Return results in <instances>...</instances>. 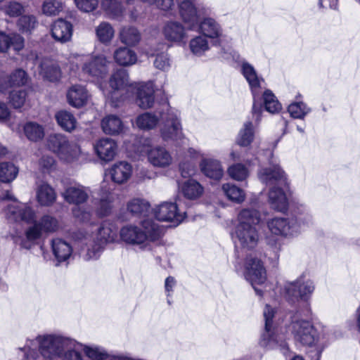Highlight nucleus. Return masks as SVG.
Wrapping results in <instances>:
<instances>
[{"label": "nucleus", "mask_w": 360, "mask_h": 360, "mask_svg": "<svg viewBox=\"0 0 360 360\" xmlns=\"http://www.w3.org/2000/svg\"><path fill=\"white\" fill-rule=\"evenodd\" d=\"M109 83L112 91L105 94V96L114 107L119 106V103L123 100L122 92L128 86L135 91L136 103L141 108H150L154 103L153 83L152 82H139L129 85V75L126 70L118 69L114 72L110 78Z\"/></svg>", "instance_id": "nucleus-1"}, {"label": "nucleus", "mask_w": 360, "mask_h": 360, "mask_svg": "<svg viewBox=\"0 0 360 360\" xmlns=\"http://www.w3.org/2000/svg\"><path fill=\"white\" fill-rule=\"evenodd\" d=\"M259 180L271 186L269 192V202L272 209L285 212L288 207V200L284 189L288 187L285 172L276 162L262 168L258 172Z\"/></svg>", "instance_id": "nucleus-2"}, {"label": "nucleus", "mask_w": 360, "mask_h": 360, "mask_svg": "<svg viewBox=\"0 0 360 360\" xmlns=\"http://www.w3.org/2000/svg\"><path fill=\"white\" fill-rule=\"evenodd\" d=\"M179 8L180 15L190 30L198 29L200 34L210 39H219L221 37V25L215 19L206 16L207 9L196 8L193 1H181Z\"/></svg>", "instance_id": "nucleus-3"}, {"label": "nucleus", "mask_w": 360, "mask_h": 360, "mask_svg": "<svg viewBox=\"0 0 360 360\" xmlns=\"http://www.w3.org/2000/svg\"><path fill=\"white\" fill-rule=\"evenodd\" d=\"M260 220V213L255 209L245 208L240 211L233 233L236 246L251 250L257 245L259 240L257 226Z\"/></svg>", "instance_id": "nucleus-4"}, {"label": "nucleus", "mask_w": 360, "mask_h": 360, "mask_svg": "<svg viewBox=\"0 0 360 360\" xmlns=\"http://www.w3.org/2000/svg\"><path fill=\"white\" fill-rule=\"evenodd\" d=\"M163 235V229L153 219L141 221V228L129 224L120 231V239L125 243L138 246L141 250L149 247L150 242L158 240Z\"/></svg>", "instance_id": "nucleus-5"}, {"label": "nucleus", "mask_w": 360, "mask_h": 360, "mask_svg": "<svg viewBox=\"0 0 360 360\" xmlns=\"http://www.w3.org/2000/svg\"><path fill=\"white\" fill-rule=\"evenodd\" d=\"M70 70L72 75L76 76L77 72L81 66L80 74L84 76L91 77L96 79H102L108 72L110 62L103 55H79L72 54L69 58Z\"/></svg>", "instance_id": "nucleus-6"}, {"label": "nucleus", "mask_w": 360, "mask_h": 360, "mask_svg": "<svg viewBox=\"0 0 360 360\" xmlns=\"http://www.w3.org/2000/svg\"><path fill=\"white\" fill-rule=\"evenodd\" d=\"M284 290L286 300L292 304L297 302L300 307L297 312L309 316L311 308L308 300L314 290L313 281L302 274L295 281L286 283Z\"/></svg>", "instance_id": "nucleus-7"}, {"label": "nucleus", "mask_w": 360, "mask_h": 360, "mask_svg": "<svg viewBox=\"0 0 360 360\" xmlns=\"http://www.w3.org/2000/svg\"><path fill=\"white\" fill-rule=\"evenodd\" d=\"M297 313L293 316L289 326V330L293 335L296 343L303 346L314 347L322 345V340L325 338L324 328L321 326H314L309 321L300 319Z\"/></svg>", "instance_id": "nucleus-8"}, {"label": "nucleus", "mask_w": 360, "mask_h": 360, "mask_svg": "<svg viewBox=\"0 0 360 360\" xmlns=\"http://www.w3.org/2000/svg\"><path fill=\"white\" fill-rule=\"evenodd\" d=\"M36 341L41 356L48 360H55L60 357L66 349L74 345V340L60 335H38Z\"/></svg>", "instance_id": "nucleus-9"}, {"label": "nucleus", "mask_w": 360, "mask_h": 360, "mask_svg": "<svg viewBox=\"0 0 360 360\" xmlns=\"http://www.w3.org/2000/svg\"><path fill=\"white\" fill-rule=\"evenodd\" d=\"M275 309L266 304L263 314L265 321L264 331L259 340V345L267 349H279L283 352L288 350L287 343L283 335L277 333V329L274 324Z\"/></svg>", "instance_id": "nucleus-10"}, {"label": "nucleus", "mask_w": 360, "mask_h": 360, "mask_svg": "<svg viewBox=\"0 0 360 360\" xmlns=\"http://www.w3.org/2000/svg\"><path fill=\"white\" fill-rule=\"evenodd\" d=\"M58 229V220L51 215L45 214L39 220L36 219L32 224L26 229L25 231V238L21 240L20 245L22 248L30 249L43 234L53 233Z\"/></svg>", "instance_id": "nucleus-11"}, {"label": "nucleus", "mask_w": 360, "mask_h": 360, "mask_svg": "<svg viewBox=\"0 0 360 360\" xmlns=\"http://www.w3.org/2000/svg\"><path fill=\"white\" fill-rule=\"evenodd\" d=\"M241 72L248 82L253 96L252 120L255 124H257L260 121L262 112V107L260 103H257V100L259 99L263 91L262 84L264 80L262 77L258 76L255 68L246 61H243L241 63Z\"/></svg>", "instance_id": "nucleus-12"}, {"label": "nucleus", "mask_w": 360, "mask_h": 360, "mask_svg": "<svg viewBox=\"0 0 360 360\" xmlns=\"http://www.w3.org/2000/svg\"><path fill=\"white\" fill-rule=\"evenodd\" d=\"M117 228L109 221H103L93 236V244L88 248L86 259H96L99 257L105 245L117 238Z\"/></svg>", "instance_id": "nucleus-13"}, {"label": "nucleus", "mask_w": 360, "mask_h": 360, "mask_svg": "<svg viewBox=\"0 0 360 360\" xmlns=\"http://www.w3.org/2000/svg\"><path fill=\"white\" fill-rule=\"evenodd\" d=\"M164 110L160 113V117L163 122L161 127V136L165 141L177 142L181 141L184 138L181 124L179 118V112L170 108L168 105H165Z\"/></svg>", "instance_id": "nucleus-14"}, {"label": "nucleus", "mask_w": 360, "mask_h": 360, "mask_svg": "<svg viewBox=\"0 0 360 360\" xmlns=\"http://www.w3.org/2000/svg\"><path fill=\"white\" fill-rule=\"evenodd\" d=\"M63 196L66 202L76 205L72 209L75 217L82 221H87L90 219L91 212L82 210L79 206L86 201L89 198L87 189L81 185H73L68 187L63 193Z\"/></svg>", "instance_id": "nucleus-15"}, {"label": "nucleus", "mask_w": 360, "mask_h": 360, "mask_svg": "<svg viewBox=\"0 0 360 360\" xmlns=\"http://www.w3.org/2000/svg\"><path fill=\"white\" fill-rule=\"evenodd\" d=\"M245 278L255 289L257 295L262 296V290L257 287L264 283L266 280V270L260 259L250 255L245 263Z\"/></svg>", "instance_id": "nucleus-16"}, {"label": "nucleus", "mask_w": 360, "mask_h": 360, "mask_svg": "<svg viewBox=\"0 0 360 360\" xmlns=\"http://www.w3.org/2000/svg\"><path fill=\"white\" fill-rule=\"evenodd\" d=\"M4 214L8 221L14 223H25L32 225L37 219L36 210L30 204L21 202H15L6 205Z\"/></svg>", "instance_id": "nucleus-17"}, {"label": "nucleus", "mask_w": 360, "mask_h": 360, "mask_svg": "<svg viewBox=\"0 0 360 360\" xmlns=\"http://www.w3.org/2000/svg\"><path fill=\"white\" fill-rule=\"evenodd\" d=\"M299 219L295 217H275L267 222V226L271 233L276 236H290L299 233L301 224Z\"/></svg>", "instance_id": "nucleus-18"}, {"label": "nucleus", "mask_w": 360, "mask_h": 360, "mask_svg": "<svg viewBox=\"0 0 360 360\" xmlns=\"http://www.w3.org/2000/svg\"><path fill=\"white\" fill-rule=\"evenodd\" d=\"M154 214L159 221H171L175 226L181 223L185 217V212L179 211L176 203L165 202L154 209Z\"/></svg>", "instance_id": "nucleus-19"}, {"label": "nucleus", "mask_w": 360, "mask_h": 360, "mask_svg": "<svg viewBox=\"0 0 360 360\" xmlns=\"http://www.w3.org/2000/svg\"><path fill=\"white\" fill-rule=\"evenodd\" d=\"M117 195L109 188H102L98 201L96 202V212L100 217L110 214Z\"/></svg>", "instance_id": "nucleus-20"}, {"label": "nucleus", "mask_w": 360, "mask_h": 360, "mask_svg": "<svg viewBox=\"0 0 360 360\" xmlns=\"http://www.w3.org/2000/svg\"><path fill=\"white\" fill-rule=\"evenodd\" d=\"M148 162L155 167L165 168L173 161L170 153L164 147L155 146L147 150Z\"/></svg>", "instance_id": "nucleus-21"}, {"label": "nucleus", "mask_w": 360, "mask_h": 360, "mask_svg": "<svg viewBox=\"0 0 360 360\" xmlns=\"http://www.w3.org/2000/svg\"><path fill=\"white\" fill-rule=\"evenodd\" d=\"M117 143L110 138H103L94 144V150L98 157L103 161H111L115 156Z\"/></svg>", "instance_id": "nucleus-22"}, {"label": "nucleus", "mask_w": 360, "mask_h": 360, "mask_svg": "<svg viewBox=\"0 0 360 360\" xmlns=\"http://www.w3.org/2000/svg\"><path fill=\"white\" fill-rule=\"evenodd\" d=\"M27 82V75L22 69H17L10 75L0 71V92H4L12 86H22Z\"/></svg>", "instance_id": "nucleus-23"}, {"label": "nucleus", "mask_w": 360, "mask_h": 360, "mask_svg": "<svg viewBox=\"0 0 360 360\" xmlns=\"http://www.w3.org/2000/svg\"><path fill=\"white\" fill-rule=\"evenodd\" d=\"M72 25L63 19L56 20L51 27L53 38L61 43L69 41L72 36Z\"/></svg>", "instance_id": "nucleus-24"}, {"label": "nucleus", "mask_w": 360, "mask_h": 360, "mask_svg": "<svg viewBox=\"0 0 360 360\" xmlns=\"http://www.w3.org/2000/svg\"><path fill=\"white\" fill-rule=\"evenodd\" d=\"M112 180L118 184L127 182L131 176L132 167L125 161H120L114 164L110 169Z\"/></svg>", "instance_id": "nucleus-25"}, {"label": "nucleus", "mask_w": 360, "mask_h": 360, "mask_svg": "<svg viewBox=\"0 0 360 360\" xmlns=\"http://www.w3.org/2000/svg\"><path fill=\"white\" fill-rule=\"evenodd\" d=\"M165 38L171 42L179 43L186 38L184 27L181 23L169 21L165 24L162 30Z\"/></svg>", "instance_id": "nucleus-26"}, {"label": "nucleus", "mask_w": 360, "mask_h": 360, "mask_svg": "<svg viewBox=\"0 0 360 360\" xmlns=\"http://www.w3.org/2000/svg\"><path fill=\"white\" fill-rule=\"evenodd\" d=\"M88 98L89 93L87 90L81 85H74L67 92L68 102L74 108L83 107L86 104Z\"/></svg>", "instance_id": "nucleus-27"}, {"label": "nucleus", "mask_w": 360, "mask_h": 360, "mask_svg": "<svg viewBox=\"0 0 360 360\" xmlns=\"http://www.w3.org/2000/svg\"><path fill=\"white\" fill-rule=\"evenodd\" d=\"M101 124L103 131L108 135H119L125 130L123 122L115 115H106L102 119Z\"/></svg>", "instance_id": "nucleus-28"}, {"label": "nucleus", "mask_w": 360, "mask_h": 360, "mask_svg": "<svg viewBox=\"0 0 360 360\" xmlns=\"http://www.w3.org/2000/svg\"><path fill=\"white\" fill-rule=\"evenodd\" d=\"M200 167L202 172L208 178L219 181L224 175V170L220 162L213 159H203Z\"/></svg>", "instance_id": "nucleus-29"}, {"label": "nucleus", "mask_w": 360, "mask_h": 360, "mask_svg": "<svg viewBox=\"0 0 360 360\" xmlns=\"http://www.w3.org/2000/svg\"><path fill=\"white\" fill-rule=\"evenodd\" d=\"M12 47L15 51H19L24 47V39L18 34H6L0 32V52H5Z\"/></svg>", "instance_id": "nucleus-30"}, {"label": "nucleus", "mask_w": 360, "mask_h": 360, "mask_svg": "<svg viewBox=\"0 0 360 360\" xmlns=\"http://www.w3.org/2000/svg\"><path fill=\"white\" fill-rule=\"evenodd\" d=\"M51 245L53 254L58 262L67 260L72 255L71 245L60 238H53Z\"/></svg>", "instance_id": "nucleus-31"}, {"label": "nucleus", "mask_w": 360, "mask_h": 360, "mask_svg": "<svg viewBox=\"0 0 360 360\" xmlns=\"http://www.w3.org/2000/svg\"><path fill=\"white\" fill-rule=\"evenodd\" d=\"M70 142V141L66 136L62 134H53L49 136L47 139V147L58 157H64L65 153L63 150L67 147Z\"/></svg>", "instance_id": "nucleus-32"}, {"label": "nucleus", "mask_w": 360, "mask_h": 360, "mask_svg": "<svg viewBox=\"0 0 360 360\" xmlns=\"http://www.w3.org/2000/svg\"><path fill=\"white\" fill-rule=\"evenodd\" d=\"M39 68L40 74L49 81L55 82L60 77L61 72L60 68L56 62L51 59H43L39 64Z\"/></svg>", "instance_id": "nucleus-33"}, {"label": "nucleus", "mask_w": 360, "mask_h": 360, "mask_svg": "<svg viewBox=\"0 0 360 360\" xmlns=\"http://www.w3.org/2000/svg\"><path fill=\"white\" fill-rule=\"evenodd\" d=\"M56 199L54 189L48 184H40L37 189V200L42 206L52 205Z\"/></svg>", "instance_id": "nucleus-34"}, {"label": "nucleus", "mask_w": 360, "mask_h": 360, "mask_svg": "<svg viewBox=\"0 0 360 360\" xmlns=\"http://www.w3.org/2000/svg\"><path fill=\"white\" fill-rule=\"evenodd\" d=\"M115 62L122 66H130L137 61L136 53L127 47H120L114 53Z\"/></svg>", "instance_id": "nucleus-35"}, {"label": "nucleus", "mask_w": 360, "mask_h": 360, "mask_svg": "<svg viewBox=\"0 0 360 360\" xmlns=\"http://www.w3.org/2000/svg\"><path fill=\"white\" fill-rule=\"evenodd\" d=\"M55 118L58 125L65 131L71 132L77 127V120L73 114L67 110H60L56 113Z\"/></svg>", "instance_id": "nucleus-36"}, {"label": "nucleus", "mask_w": 360, "mask_h": 360, "mask_svg": "<svg viewBox=\"0 0 360 360\" xmlns=\"http://www.w3.org/2000/svg\"><path fill=\"white\" fill-rule=\"evenodd\" d=\"M127 210L134 216L146 215L150 210V204L142 198H133L127 204Z\"/></svg>", "instance_id": "nucleus-37"}, {"label": "nucleus", "mask_w": 360, "mask_h": 360, "mask_svg": "<svg viewBox=\"0 0 360 360\" xmlns=\"http://www.w3.org/2000/svg\"><path fill=\"white\" fill-rule=\"evenodd\" d=\"M189 49L193 55L202 56L210 49V45L206 37L199 35L191 39Z\"/></svg>", "instance_id": "nucleus-38"}, {"label": "nucleus", "mask_w": 360, "mask_h": 360, "mask_svg": "<svg viewBox=\"0 0 360 360\" xmlns=\"http://www.w3.org/2000/svg\"><path fill=\"white\" fill-rule=\"evenodd\" d=\"M120 41L127 46H134L139 42L141 34L134 27H125L120 33Z\"/></svg>", "instance_id": "nucleus-39"}, {"label": "nucleus", "mask_w": 360, "mask_h": 360, "mask_svg": "<svg viewBox=\"0 0 360 360\" xmlns=\"http://www.w3.org/2000/svg\"><path fill=\"white\" fill-rule=\"evenodd\" d=\"M254 135L253 123L252 121H247L238 133L237 143L241 146H247L253 141Z\"/></svg>", "instance_id": "nucleus-40"}, {"label": "nucleus", "mask_w": 360, "mask_h": 360, "mask_svg": "<svg viewBox=\"0 0 360 360\" xmlns=\"http://www.w3.org/2000/svg\"><path fill=\"white\" fill-rule=\"evenodd\" d=\"M63 152L65 153L63 156H58V158L65 162L72 163L77 161L81 155L82 151L79 146L74 142L70 141L67 147L64 148Z\"/></svg>", "instance_id": "nucleus-41"}, {"label": "nucleus", "mask_w": 360, "mask_h": 360, "mask_svg": "<svg viewBox=\"0 0 360 360\" xmlns=\"http://www.w3.org/2000/svg\"><path fill=\"white\" fill-rule=\"evenodd\" d=\"M83 351L91 360L109 359L110 356L103 347L98 345H83Z\"/></svg>", "instance_id": "nucleus-42"}, {"label": "nucleus", "mask_w": 360, "mask_h": 360, "mask_svg": "<svg viewBox=\"0 0 360 360\" xmlns=\"http://www.w3.org/2000/svg\"><path fill=\"white\" fill-rule=\"evenodd\" d=\"M18 174V169L11 162L0 163V181L9 183L13 181Z\"/></svg>", "instance_id": "nucleus-43"}, {"label": "nucleus", "mask_w": 360, "mask_h": 360, "mask_svg": "<svg viewBox=\"0 0 360 360\" xmlns=\"http://www.w3.org/2000/svg\"><path fill=\"white\" fill-rule=\"evenodd\" d=\"M184 196L188 199H195L202 193V187L193 179L186 181L182 186Z\"/></svg>", "instance_id": "nucleus-44"}, {"label": "nucleus", "mask_w": 360, "mask_h": 360, "mask_svg": "<svg viewBox=\"0 0 360 360\" xmlns=\"http://www.w3.org/2000/svg\"><path fill=\"white\" fill-rule=\"evenodd\" d=\"M222 190L227 198L233 202L240 203L245 200V194L243 190L232 184H224Z\"/></svg>", "instance_id": "nucleus-45"}, {"label": "nucleus", "mask_w": 360, "mask_h": 360, "mask_svg": "<svg viewBox=\"0 0 360 360\" xmlns=\"http://www.w3.org/2000/svg\"><path fill=\"white\" fill-rule=\"evenodd\" d=\"M96 33L101 42L107 44L113 38L115 30L110 23L107 22H102L96 27Z\"/></svg>", "instance_id": "nucleus-46"}, {"label": "nucleus", "mask_w": 360, "mask_h": 360, "mask_svg": "<svg viewBox=\"0 0 360 360\" xmlns=\"http://www.w3.org/2000/svg\"><path fill=\"white\" fill-rule=\"evenodd\" d=\"M159 118L150 112H145L139 115L136 120V124L139 129H150L155 127Z\"/></svg>", "instance_id": "nucleus-47"}, {"label": "nucleus", "mask_w": 360, "mask_h": 360, "mask_svg": "<svg viewBox=\"0 0 360 360\" xmlns=\"http://www.w3.org/2000/svg\"><path fill=\"white\" fill-rule=\"evenodd\" d=\"M262 96L264 107L266 111L274 114L278 112L281 110V105L271 91L269 89L265 90Z\"/></svg>", "instance_id": "nucleus-48"}, {"label": "nucleus", "mask_w": 360, "mask_h": 360, "mask_svg": "<svg viewBox=\"0 0 360 360\" xmlns=\"http://www.w3.org/2000/svg\"><path fill=\"white\" fill-rule=\"evenodd\" d=\"M288 111L295 119H304L311 112V108L303 102H295L289 105Z\"/></svg>", "instance_id": "nucleus-49"}, {"label": "nucleus", "mask_w": 360, "mask_h": 360, "mask_svg": "<svg viewBox=\"0 0 360 360\" xmlns=\"http://www.w3.org/2000/svg\"><path fill=\"white\" fill-rule=\"evenodd\" d=\"M24 131L26 136L31 141L40 140L44 136L43 127L35 122L27 123L24 127Z\"/></svg>", "instance_id": "nucleus-50"}, {"label": "nucleus", "mask_w": 360, "mask_h": 360, "mask_svg": "<svg viewBox=\"0 0 360 360\" xmlns=\"http://www.w3.org/2000/svg\"><path fill=\"white\" fill-rule=\"evenodd\" d=\"M229 176L236 181H243L248 176V169L242 164L238 163L228 169Z\"/></svg>", "instance_id": "nucleus-51"}, {"label": "nucleus", "mask_w": 360, "mask_h": 360, "mask_svg": "<svg viewBox=\"0 0 360 360\" xmlns=\"http://www.w3.org/2000/svg\"><path fill=\"white\" fill-rule=\"evenodd\" d=\"M102 8L112 18L118 17L123 12L121 1H102Z\"/></svg>", "instance_id": "nucleus-52"}, {"label": "nucleus", "mask_w": 360, "mask_h": 360, "mask_svg": "<svg viewBox=\"0 0 360 360\" xmlns=\"http://www.w3.org/2000/svg\"><path fill=\"white\" fill-rule=\"evenodd\" d=\"M38 24L36 18L33 15H23L18 20V26L24 32H30L34 30Z\"/></svg>", "instance_id": "nucleus-53"}, {"label": "nucleus", "mask_w": 360, "mask_h": 360, "mask_svg": "<svg viewBox=\"0 0 360 360\" xmlns=\"http://www.w3.org/2000/svg\"><path fill=\"white\" fill-rule=\"evenodd\" d=\"M27 93L24 90L12 91L9 94V101L14 108H21L26 99Z\"/></svg>", "instance_id": "nucleus-54"}, {"label": "nucleus", "mask_w": 360, "mask_h": 360, "mask_svg": "<svg viewBox=\"0 0 360 360\" xmlns=\"http://www.w3.org/2000/svg\"><path fill=\"white\" fill-rule=\"evenodd\" d=\"M4 4V10L6 14L11 17L20 15L23 11V6L18 1H0Z\"/></svg>", "instance_id": "nucleus-55"}, {"label": "nucleus", "mask_w": 360, "mask_h": 360, "mask_svg": "<svg viewBox=\"0 0 360 360\" xmlns=\"http://www.w3.org/2000/svg\"><path fill=\"white\" fill-rule=\"evenodd\" d=\"M63 9V4L61 1H44L42 11L46 15H56Z\"/></svg>", "instance_id": "nucleus-56"}, {"label": "nucleus", "mask_w": 360, "mask_h": 360, "mask_svg": "<svg viewBox=\"0 0 360 360\" xmlns=\"http://www.w3.org/2000/svg\"><path fill=\"white\" fill-rule=\"evenodd\" d=\"M56 161L52 156L43 155L39 160V169L43 173H50L55 169Z\"/></svg>", "instance_id": "nucleus-57"}, {"label": "nucleus", "mask_w": 360, "mask_h": 360, "mask_svg": "<svg viewBox=\"0 0 360 360\" xmlns=\"http://www.w3.org/2000/svg\"><path fill=\"white\" fill-rule=\"evenodd\" d=\"M157 3L156 6L161 10L165 11L169 15H174L176 12V8L180 11L179 5L181 1H154Z\"/></svg>", "instance_id": "nucleus-58"}, {"label": "nucleus", "mask_w": 360, "mask_h": 360, "mask_svg": "<svg viewBox=\"0 0 360 360\" xmlns=\"http://www.w3.org/2000/svg\"><path fill=\"white\" fill-rule=\"evenodd\" d=\"M154 65L156 68L161 70H167L170 67L169 58L167 53L162 52L157 54L154 61Z\"/></svg>", "instance_id": "nucleus-59"}, {"label": "nucleus", "mask_w": 360, "mask_h": 360, "mask_svg": "<svg viewBox=\"0 0 360 360\" xmlns=\"http://www.w3.org/2000/svg\"><path fill=\"white\" fill-rule=\"evenodd\" d=\"M181 174L184 178H188L195 174L196 168L192 162H184L179 165Z\"/></svg>", "instance_id": "nucleus-60"}, {"label": "nucleus", "mask_w": 360, "mask_h": 360, "mask_svg": "<svg viewBox=\"0 0 360 360\" xmlns=\"http://www.w3.org/2000/svg\"><path fill=\"white\" fill-rule=\"evenodd\" d=\"M63 360H84L82 353L75 349V341L70 349H66L63 354Z\"/></svg>", "instance_id": "nucleus-61"}, {"label": "nucleus", "mask_w": 360, "mask_h": 360, "mask_svg": "<svg viewBox=\"0 0 360 360\" xmlns=\"http://www.w3.org/2000/svg\"><path fill=\"white\" fill-rule=\"evenodd\" d=\"M78 9L84 13H90L98 7V1H75Z\"/></svg>", "instance_id": "nucleus-62"}, {"label": "nucleus", "mask_w": 360, "mask_h": 360, "mask_svg": "<svg viewBox=\"0 0 360 360\" xmlns=\"http://www.w3.org/2000/svg\"><path fill=\"white\" fill-rule=\"evenodd\" d=\"M176 285V280L172 276H168L165 281V290L167 297H171Z\"/></svg>", "instance_id": "nucleus-63"}, {"label": "nucleus", "mask_w": 360, "mask_h": 360, "mask_svg": "<svg viewBox=\"0 0 360 360\" xmlns=\"http://www.w3.org/2000/svg\"><path fill=\"white\" fill-rule=\"evenodd\" d=\"M338 1H319L318 6L319 10L322 11H326L328 8L333 10L338 9Z\"/></svg>", "instance_id": "nucleus-64"}]
</instances>
